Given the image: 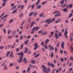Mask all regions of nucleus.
Returning a JSON list of instances; mask_svg holds the SVG:
<instances>
[{"mask_svg": "<svg viewBox=\"0 0 73 73\" xmlns=\"http://www.w3.org/2000/svg\"><path fill=\"white\" fill-rule=\"evenodd\" d=\"M61 47L62 49L64 48V42H62L61 44Z\"/></svg>", "mask_w": 73, "mask_h": 73, "instance_id": "obj_9", "label": "nucleus"}, {"mask_svg": "<svg viewBox=\"0 0 73 73\" xmlns=\"http://www.w3.org/2000/svg\"><path fill=\"white\" fill-rule=\"evenodd\" d=\"M36 23L35 22H32L30 28H32V27L34 25V24H35Z\"/></svg>", "mask_w": 73, "mask_h": 73, "instance_id": "obj_7", "label": "nucleus"}, {"mask_svg": "<svg viewBox=\"0 0 73 73\" xmlns=\"http://www.w3.org/2000/svg\"><path fill=\"white\" fill-rule=\"evenodd\" d=\"M12 38V36H11L8 37V38Z\"/></svg>", "mask_w": 73, "mask_h": 73, "instance_id": "obj_56", "label": "nucleus"}, {"mask_svg": "<svg viewBox=\"0 0 73 73\" xmlns=\"http://www.w3.org/2000/svg\"><path fill=\"white\" fill-rule=\"evenodd\" d=\"M10 53V51H9L7 53L6 56V57H8V56L9 55V54Z\"/></svg>", "mask_w": 73, "mask_h": 73, "instance_id": "obj_31", "label": "nucleus"}, {"mask_svg": "<svg viewBox=\"0 0 73 73\" xmlns=\"http://www.w3.org/2000/svg\"><path fill=\"white\" fill-rule=\"evenodd\" d=\"M31 63L32 64H35L36 63V61L35 60H33L31 62Z\"/></svg>", "mask_w": 73, "mask_h": 73, "instance_id": "obj_21", "label": "nucleus"}, {"mask_svg": "<svg viewBox=\"0 0 73 73\" xmlns=\"http://www.w3.org/2000/svg\"><path fill=\"white\" fill-rule=\"evenodd\" d=\"M46 1H45L44 2L42 3V4H46Z\"/></svg>", "mask_w": 73, "mask_h": 73, "instance_id": "obj_50", "label": "nucleus"}, {"mask_svg": "<svg viewBox=\"0 0 73 73\" xmlns=\"http://www.w3.org/2000/svg\"><path fill=\"white\" fill-rule=\"evenodd\" d=\"M47 70L48 72H50V68H48Z\"/></svg>", "mask_w": 73, "mask_h": 73, "instance_id": "obj_60", "label": "nucleus"}, {"mask_svg": "<svg viewBox=\"0 0 73 73\" xmlns=\"http://www.w3.org/2000/svg\"><path fill=\"white\" fill-rule=\"evenodd\" d=\"M44 16V13H42V14H40V17H42Z\"/></svg>", "mask_w": 73, "mask_h": 73, "instance_id": "obj_40", "label": "nucleus"}, {"mask_svg": "<svg viewBox=\"0 0 73 73\" xmlns=\"http://www.w3.org/2000/svg\"><path fill=\"white\" fill-rule=\"evenodd\" d=\"M72 16H73V14H72V13H71L70 14L69 17H68V18H70V17H71Z\"/></svg>", "mask_w": 73, "mask_h": 73, "instance_id": "obj_20", "label": "nucleus"}, {"mask_svg": "<svg viewBox=\"0 0 73 73\" xmlns=\"http://www.w3.org/2000/svg\"><path fill=\"white\" fill-rule=\"evenodd\" d=\"M63 11L64 12H66L67 13V12H68V9H66L64 8L63 9Z\"/></svg>", "mask_w": 73, "mask_h": 73, "instance_id": "obj_12", "label": "nucleus"}, {"mask_svg": "<svg viewBox=\"0 0 73 73\" xmlns=\"http://www.w3.org/2000/svg\"><path fill=\"white\" fill-rule=\"evenodd\" d=\"M13 21V20H11L10 21H9V23L10 24L11 23H12V22Z\"/></svg>", "mask_w": 73, "mask_h": 73, "instance_id": "obj_62", "label": "nucleus"}, {"mask_svg": "<svg viewBox=\"0 0 73 73\" xmlns=\"http://www.w3.org/2000/svg\"><path fill=\"white\" fill-rule=\"evenodd\" d=\"M50 66H52V67H54V64L52 63H51Z\"/></svg>", "mask_w": 73, "mask_h": 73, "instance_id": "obj_39", "label": "nucleus"}, {"mask_svg": "<svg viewBox=\"0 0 73 73\" xmlns=\"http://www.w3.org/2000/svg\"><path fill=\"white\" fill-rule=\"evenodd\" d=\"M48 33V32L47 31H45L44 32V33H43L42 35H45L46 34H47Z\"/></svg>", "mask_w": 73, "mask_h": 73, "instance_id": "obj_14", "label": "nucleus"}, {"mask_svg": "<svg viewBox=\"0 0 73 73\" xmlns=\"http://www.w3.org/2000/svg\"><path fill=\"white\" fill-rule=\"evenodd\" d=\"M42 33V30H40L38 32V33Z\"/></svg>", "mask_w": 73, "mask_h": 73, "instance_id": "obj_37", "label": "nucleus"}, {"mask_svg": "<svg viewBox=\"0 0 73 73\" xmlns=\"http://www.w3.org/2000/svg\"><path fill=\"white\" fill-rule=\"evenodd\" d=\"M31 8L32 9H34V7H35V5H34L33 4L31 6Z\"/></svg>", "mask_w": 73, "mask_h": 73, "instance_id": "obj_27", "label": "nucleus"}, {"mask_svg": "<svg viewBox=\"0 0 73 73\" xmlns=\"http://www.w3.org/2000/svg\"><path fill=\"white\" fill-rule=\"evenodd\" d=\"M55 52H57V48H56L55 49Z\"/></svg>", "mask_w": 73, "mask_h": 73, "instance_id": "obj_55", "label": "nucleus"}, {"mask_svg": "<svg viewBox=\"0 0 73 73\" xmlns=\"http://www.w3.org/2000/svg\"><path fill=\"white\" fill-rule=\"evenodd\" d=\"M21 9H24V5H22L21 6Z\"/></svg>", "mask_w": 73, "mask_h": 73, "instance_id": "obj_54", "label": "nucleus"}, {"mask_svg": "<svg viewBox=\"0 0 73 73\" xmlns=\"http://www.w3.org/2000/svg\"><path fill=\"white\" fill-rule=\"evenodd\" d=\"M8 15H5L3 17L5 18H6V17H8Z\"/></svg>", "mask_w": 73, "mask_h": 73, "instance_id": "obj_49", "label": "nucleus"}, {"mask_svg": "<svg viewBox=\"0 0 73 73\" xmlns=\"http://www.w3.org/2000/svg\"><path fill=\"white\" fill-rule=\"evenodd\" d=\"M16 51L17 52H18L19 51V48H17L16 49Z\"/></svg>", "mask_w": 73, "mask_h": 73, "instance_id": "obj_53", "label": "nucleus"}, {"mask_svg": "<svg viewBox=\"0 0 73 73\" xmlns=\"http://www.w3.org/2000/svg\"><path fill=\"white\" fill-rule=\"evenodd\" d=\"M28 48H26L25 51L24 53H27V52L28 51Z\"/></svg>", "mask_w": 73, "mask_h": 73, "instance_id": "obj_26", "label": "nucleus"}, {"mask_svg": "<svg viewBox=\"0 0 73 73\" xmlns=\"http://www.w3.org/2000/svg\"><path fill=\"white\" fill-rule=\"evenodd\" d=\"M61 36H62V33H61V32H59V36L60 37H61Z\"/></svg>", "mask_w": 73, "mask_h": 73, "instance_id": "obj_32", "label": "nucleus"}, {"mask_svg": "<svg viewBox=\"0 0 73 73\" xmlns=\"http://www.w3.org/2000/svg\"><path fill=\"white\" fill-rule=\"evenodd\" d=\"M70 49H71V51H72V53L73 50V47L72 46H71Z\"/></svg>", "mask_w": 73, "mask_h": 73, "instance_id": "obj_38", "label": "nucleus"}, {"mask_svg": "<svg viewBox=\"0 0 73 73\" xmlns=\"http://www.w3.org/2000/svg\"><path fill=\"white\" fill-rule=\"evenodd\" d=\"M52 21L50 20V22H47V24H50V23H52Z\"/></svg>", "mask_w": 73, "mask_h": 73, "instance_id": "obj_45", "label": "nucleus"}, {"mask_svg": "<svg viewBox=\"0 0 73 73\" xmlns=\"http://www.w3.org/2000/svg\"><path fill=\"white\" fill-rule=\"evenodd\" d=\"M55 19H56V18H52V21L53 22L54 21V20H55Z\"/></svg>", "mask_w": 73, "mask_h": 73, "instance_id": "obj_61", "label": "nucleus"}, {"mask_svg": "<svg viewBox=\"0 0 73 73\" xmlns=\"http://www.w3.org/2000/svg\"><path fill=\"white\" fill-rule=\"evenodd\" d=\"M55 24H57L58 23V21H56L55 22Z\"/></svg>", "mask_w": 73, "mask_h": 73, "instance_id": "obj_63", "label": "nucleus"}, {"mask_svg": "<svg viewBox=\"0 0 73 73\" xmlns=\"http://www.w3.org/2000/svg\"><path fill=\"white\" fill-rule=\"evenodd\" d=\"M36 29V27H35L33 29V30H34V31H35V29Z\"/></svg>", "mask_w": 73, "mask_h": 73, "instance_id": "obj_58", "label": "nucleus"}, {"mask_svg": "<svg viewBox=\"0 0 73 73\" xmlns=\"http://www.w3.org/2000/svg\"><path fill=\"white\" fill-rule=\"evenodd\" d=\"M59 60H61V61L62 62H63L64 61V58H60Z\"/></svg>", "mask_w": 73, "mask_h": 73, "instance_id": "obj_30", "label": "nucleus"}, {"mask_svg": "<svg viewBox=\"0 0 73 73\" xmlns=\"http://www.w3.org/2000/svg\"><path fill=\"white\" fill-rule=\"evenodd\" d=\"M25 23V21H23V23H22L21 24V25H24Z\"/></svg>", "mask_w": 73, "mask_h": 73, "instance_id": "obj_44", "label": "nucleus"}, {"mask_svg": "<svg viewBox=\"0 0 73 73\" xmlns=\"http://www.w3.org/2000/svg\"><path fill=\"white\" fill-rule=\"evenodd\" d=\"M3 31L5 33H6V30H5V29H3Z\"/></svg>", "mask_w": 73, "mask_h": 73, "instance_id": "obj_59", "label": "nucleus"}, {"mask_svg": "<svg viewBox=\"0 0 73 73\" xmlns=\"http://www.w3.org/2000/svg\"><path fill=\"white\" fill-rule=\"evenodd\" d=\"M40 29V27H37L36 29V31H37L38 30V29Z\"/></svg>", "mask_w": 73, "mask_h": 73, "instance_id": "obj_43", "label": "nucleus"}, {"mask_svg": "<svg viewBox=\"0 0 73 73\" xmlns=\"http://www.w3.org/2000/svg\"><path fill=\"white\" fill-rule=\"evenodd\" d=\"M55 38L57 39V38H58V35L56 33H55Z\"/></svg>", "mask_w": 73, "mask_h": 73, "instance_id": "obj_10", "label": "nucleus"}, {"mask_svg": "<svg viewBox=\"0 0 73 73\" xmlns=\"http://www.w3.org/2000/svg\"><path fill=\"white\" fill-rule=\"evenodd\" d=\"M66 4H64V5H61V7H62L64 8V7H66Z\"/></svg>", "mask_w": 73, "mask_h": 73, "instance_id": "obj_17", "label": "nucleus"}, {"mask_svg": "<svg viewBox=\"0 0 73 73\" xmlns=\"http://www.w3.org/2000/svg\"><path fill=\"white\" fill-rule=\"evenodd\" d=\"M23 61L25 62L24 64H27V58H23Z\"/></svg>", "mask_w": 73, "mask_h": 73, "instance_id": "obj_8", "label": "nucleus"}, {"mask_svg": "<svg viewBox=\"0 0 73 73\" xmlns=\"http://www.w3.org/2000/svg\"><path fill=\"white\" fill-rule=\"evenodd\" d=\"M17 55L18 56H20L19 57V60H20L19 61V62H18V63H20V62H21L23 61V60H22V58H23V57L24 56V52H21L20 53H17Z\"/></svg>", "mask_w": 73, "mask_h": 73, "instance_id": "obj_1", "label": "nucleus"}, {"mask_svg": "<svg viewBox=\"0 0 73 73\" xmlns=\"http://www.w3.org/2000/svg\"><path fill=\"white\" fill-rule=\"evenodd\" d=\"M73 40V33H72L70 35V40L71 41V42H72V40Z\"/></svg>", "mask_w": 73, "mask_h": 73, "instance_id": "obj_5", "label": "nucleus"}, {"mask_svg": "<svg viewBox=\"0 0 73 73\" xmlns=\"http://www.w3.org/2000/svg\"><path fill=\"white\" fill-rule=\"evenodd\" d=\"M4 68L5 69H6V70L8 69V67H7L5 65L4 66Z\"/></svg>", "mask_w": 73, "mask_h": 73, "instance_id": "obj_36", "label": "nucleus"}, {"mask_svg": "<svg viewBox=\"0 0 73 73\" xmlns=\"http://www.w3.org/2000/svg\"><path fill=\"white\" fill-rule=\"evenodd\" d=\"M40 54H38L36 55L35 56V58H36V57H37L39 56Z\"/></svg>", "mask_w": 73, "mask_h": 73, "instance_id": "obj_25", "label": "nucleus"}, {"mask_svg": "<svg viewBox=\"0 0 73 73\" xmlns=\"http://www.w3.org/2000/svg\"><path fill=\"white\" fill-rule=\"evenodd\" d=\"M50 21V19H48L46 20L45 21V23H46V22H48V21Z\"/></svg>", "mask_w": 73, "mask_h": 73, "instance_id": "obj_47", "label": "nucleus"}, {"mask_svg": "<svg viewBox=\"0 0 73 73\" xmlns=\"http://www.w3.org/2000/svg\"><path fill=\"white\" fill-rule=\"evenodd\" d=\"M60 46V42H59L58 43V44L56 45V46L57 47H58V46Z\"/></svg>", "mask_w": 73, "mask_h": 73, "instance_id": "obj_42", "label": "nucleus"}, {"mask_svg": "<svg viewBox=\"0 0 73 73\" xmlns=\"http://www.w3.org/2000/svg\"><path fill=\"white\" fill-rule=\"evenodd\" d=\"M66 32L64 33V36L66 37V38L67 39L68 38V36H67V34H68V31H67V30H68L67 29H66Z\"/></svg>", "mask_w": 73, "mask_h": 73, "instance_id": "obj_2", "label": "nucleus"}, {"mask_svg": "<svg viewBox=\"0 0 73 73\" xmlns=\"http://www.w3.org/2000/svg\"><path fill=\"white\" fill-rule=\"evenodd\" d=\"M9 65L10 66H13V63L10 64Z\"/></svg>", "mask_w": 73, "mask_h": 73, "instance_id": "obj_57", "label": "nucleus"}, {"mask_svg": "<svg viewBox=\"0 0 73 73\" xmlns=\"http://www.w3.org/2000/svg\"><path fill=\"white\" fill-rule=\"evenodd\" d=\"M65 21L66 23H69V20H66Z\"/></svg>", "mask_w": 73, "mask_h": 73, "instance_id": "obj_51", "label": "nucleus"}, {"mask_svg": "<svg viewBox=\"0 0 73 73\" xmlns=\"http://www.w3.org/2000/svg\"><path fill=\"white\" fill-rule=\"evenodd\" d=\"M17 11V9H16L14 10V11H13V12H12L11 13L13 14L16 13V12Z\"/></svg>", "mask_w": 73, "mask_h": 73, "instance_id": "obj_13", "label": "nucleus"}, {"mask_svg": "<svg viewBox=\"0 0 73 73\" xmlns=\"http://www.w3.org/2000/svg\"><path fill=\"white\" fill-rule=\"evenodd\" d=\"M32 32L31 33V34H33L35 33V31L34 30H33L32 29L31 30Z\"/></svg>", "mask_w": 73, "mask_h": 73, "instance_id": "obj_28", "label": "nucleus"}, {"mask_svg": "<svg viewBox=\"0 0 73 73\" xmlns=\"http://www.w3.org/2000/svg\"><path fill=\"white\" fill-rule=\"evenodd\" d=\"M31 17H29L28 19V23H30V22H31Z\"/></svg>", "mask_w": 73, "mask_h": 73, "instance_id": "obj_24", "label": "nucleus"}, {"mask_svg": "<svg viewBox=\"0 0 73 73\" xmlns=\"http://www.w3.org/2000/svg\"><path fill=\"white\" fill-rule=\"evenodd\" d=\"M41 7V5H39L38 6V7H37V9H40Z\"/></svg>", "mask_w": 73, "mask_h": 73, "instance_id": "obj_22", "label": "nucleus"}, {"mask_svg": "<svg viewBox=\"0 0 73 73\" xmlns=\"http://www.w3.org/2000/svg\"><path fill=\"white\" fill-rule=\"evenodd\" d=\"M72 6H73L72 4H70L69 5V7H70V8H72Z\"/></svg>", "mask_w": 73, "mask_h": 73, "instance_id": "obj_33", "label": "nucleus"}, {"mask_svg": "<svg viewBox=\"0 0 73 73\" xmlns=\"http://www.w3.org/2000/svg\"><path fill=\"white\" fill-rule=\"evenodd\" d=\"M60 4H62L64 3V0H62L60 2Z\"/></svg>", "mask_w": 73, "mask_h": 73, "instance_id": "obj_18", "label": "nucleus"}, {"mask_svg": "<svg viewBox=\"0 0 73 73\" xmlns=\"http://www.w3.org/2000/svg\"><path fill=\"white\" fill-rule=\"evenodd\" d=\"M30 70H31V68H30V67H29L27 69V72H29Z\"/></svg>", "mask_w": 73, "mask_h": 73, "instance_id": "obj_29", "label": "nucleus"}, {"mask_svg": "<svg viewBox=\"0 0 73 73\" xmlns=\"http://www.w3.org/2000/svg\"><path fill=\"white\" fill-rule=\"evenodd\" d=\"M43 68V73H45V71H44L45 69H46V66H44V65L42 64L41 67V68Z\"/></svg>", "mask_w": 73, "mask_h": 73, "instance_id": "obj_4", "label": "nucleus"}, {"mask_svg": "<svg viewBox=\"0 0 73 73\" xmlns=\"http://www.w3.org/2000/svg\"><path fill=\"white\" fill-rule=\"evenodd\" d=\"M19 16L21 18H22V17L23 16V13H21V14L19 15Z\"/></svg>", "mask_w": 73, "mask_h": 73, "instance_id": "obj_15", "label": "nucleus"}, {"mask_svg": "<svg viewBox=\"0 0 73 73\" xmlns=\"http://www.w3.org/2000/svg\"><path fill=\"white\" fill-rule=\"evenodd\" d=\"M37 13H35L33 15V16H36V15H37Z\"/></svg>", "mask_w": 73, "mask_h": 73, "instance_id": "obj_52", "label": "nucleus"}, {"mask_svg": "<svg viewBox=\"0 0 73 73\" xmlns=\"http://www.w3.org/2000/svg\"><path fill=\"white\" fill-rule=\"evenodd\" d=\"M60 11H56V12H54L53 13H54V14H55V13H59V12H60Z\"/></svg>", "mask_w": 73, "mask_h": 73, "instance_id": "obj_34", "label": "nucleus"}, {"mask_svg": "<svg viewBox=\"0 0 73 73\" xmlns=\"http://www.w3.org/2000/svg\"><path fill=\"white\" fill-rule=\"evenodd\" d=\"M33 13H34L33 12H32L31 13H30V14L29 15V16H32L33 15Z\"/></svg>", "mask_w": 73, "mask_h": 73, "instance_id": "obj_19", "label": "nucleus"}, {"mask_svg": "<svg viewBox=\"0 0 73 73\" xmlns=\"http://www.w3.org/2000/svg\"><path fill=\"white\" fill-rule=\"evenodd\" d=\"M34 45L35 46V47L34 48V50H36V48H38L39 46L38 45V44L37 43H35V44H34Z\"/></svg>", "mask_w": 73, "mask_h": 73, "instance_id": "obj_3", "label": "nucleus"}, {"mask_svg": "<svg viewBox=\"0 0 73 73\" xmlns=\"http://www.w3.org/2000/svg\"><path fill=\"white\" fill-rule=\"evenodd\" d=\"M16 6H15L14 7H12V8H11V11H12V10H13V9H15L16 8Z\"/></svg>", "mask_w": 73, "mask_h": 73, "instance_id": "obj_16", "label": "nucleus"}, {"mask_svg": "<svg viewBox=\"0 0 73 73\" xmlns=\"http://www.w3.org/2000/svg\"><path fill=\"white\" fill-rule=\"evenodd\" d=\"M60 53H61V54H62L63 53V52L61 50H60Z\"/></svg>", "mask_w": 73, "mask_h": 73, "instance_id": "obj_64", "label": "nucleus"}, {"mask_svg": "<svg viewBox=\"0 0 73 73\" xmlns=\"http://www.w3.org/2000/svg\"><path fill=\"white\" fill-rule=\"evenodd\" d=\"M28 41H29V40H27L25 42V44H27V43L28 42Z\"/></svg>", "mask_w": 73, "mask_h": 73, "instance_id": "obj_41", "label": "nucleus"}, {"mask_svg": "<svg viewBox=\"0 0 73 73\" xmlns=\"http://www.w3.org/2000/svg\"><path fill=\"white\" fill-rule=\"evenodd\" d=\"M61 13H58L57 14H56L55 15V17H57L58 16H61Z\"/></svg>", "mask_w": 73, "mask_h": 73, "instance_id": "obj_11", "label": "nucleus"}, {"mask_svg": "<svg viewBox=\"0 0 73 73\" xmlns=\"http://www.w3.org/2000/svg\"><path fill=\"white\" fill-rule=\"evenodd\" d=\"M23 46H24V44H22L21 45V48H20L21 50V49H23Z\"/></svg>", "mask_w": 73, "mask_h": 73, "instance_id": "obj_23", "label": "nucleus"}, {"mask_svg": "<svg viewBox=\"0 0 73 73\" xmlns=\"http://www.w3.org/2000/svg\"><path fill=\"white\" fill-rule=\"evenodd\" d=\"M24 37V36H21L20 38V40H22L23 38Z\"/></svg>", "mask_w": 73, "mask_h": 73, "instance_id": "obj_35", "label": "nucleus"}, {"mask_svg": "<svg viewBox=\"0 0 73 73\" xmlns=\"http://www.w3.org/2000/svg\"><path fill=\"white\" fill-rule=\"evenodd\" d=\"M70 60H71L72 61V60H73V57L71 56V57L70 58Z\"/></svg>", "mask_w": 73, "mask_h": 73, "instance_id": "obj_46", "label": "nucleus"}, {"mask_svg": "<svg viewBox=\"0 0 73 73\" xmlns=\"http://www.w3.org/2000/svg\"><path fill=\"white\" fill-rule=\"evenodd\" d=\"M4 48V46H0V49H3Z\"/></svg>", "mask_w": 73, "mask_h": 73, "instance_id": "obj_48", "label": "nucleus"}, {"mask_svg": "<svg viewBox=\"0 0 73 73\" xmlns=\"http://www.w3.org/2000/svg\"><path fill=\"white\" fill-rule=\"evenodd\" d=\"M2 1H3V3L2 6L3 7L4 6H5V4H6V2H7V0H2Z\"/></svg>", "mask_w": 73, "mask_h": 73, "instance_id": "obj_6", "label": "nucleus"}]
</instances>
